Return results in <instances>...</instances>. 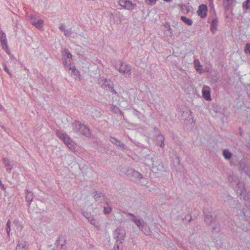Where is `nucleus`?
<instances>
[{"label":"nucleus","instance_id":"obj_1","mask_svg":"<svg viewBox=\"0 0 250 250\" xmlns=\"http://www.w3.org/2000/svg\"><path fill=\"white\" fill-rule=\"evenodd\" d=\"M63 57L64 59H68L67 61H65L64 62L66 69L71 70L73 75L76 77L78 76V78H79L80 75L79 71L75 68L71 67V64L72 61V55L67 50H64L63 52Z\"/></svg>","mask_w":250,"mask_h":250},{"label":"nucleus","instance_id":"obj_2","mask_svg":"<svg viewBox=\"0 0 250 250\" xmlns=\"http://www.w3.org/2000/svg\"><path fill=\"white\" fill-rule=\"evenodd\" d=\"M117 69L125 76H129L130 73V67L124 62H120L116 66Z\"/></svg>","mask_w":250,"mask_h":250},{"label":"nucleus","instance_id":"obj_3","mask_svg":"<svg viewBox=\"0 0 250 250\" xmlns=\"http://www.w3.org/2000/svg\"><path fill=\"white\" fill-rule=\"evenodd\" d=\"M119 4L123 8L128 10L133 9L136 5L130 0H119Z\"/></svg>","mask_w":250,"mask_h":250},{"label":"nucleus","instance_id":"obj_4","mask_svg":"<svg viewBox=\"0 0 250 250\" xmlns=\"http://www.w3.org/2000/svg\"><path fill=\"white\" fill-rule=\"evenodd\" d=\"M207 6L205 4H201L199 5L197 13L199 16L203 18L207 16Z\"/></svg>","mask_w":250,"mask_h":250},{"label":"nucleus","instance_id":"obj_5","mask_svg":"<svg viewBox=\"0 0 250 250\" xmlns=\"http://www.w3.org/2000/svg\"><path fill=\"white\" fill-rule=\"evenodd\" d=\"M202 94L204 98L207 100H210V94L209 88L208 86H204L202 89Z\"/></svg>","mask_w":250,"mask_h":250},{"label":"nucleus","instance_id":"obj_6","mask_svg":"<svg viewBox=\"0 0 250 250\" xmlns=\"http://www.w3.org/2000/svg\"><path fill=\"white\" fill-rule=\"evenodd\" d=\"M79 131L80 132L85 135H87L89 134V129L83 125L79 124Z\"/></svg>","mask_w":250,"mask_h":250},{"label":"nucleus","instance_id":"obj_7","mask_svg":"<svg viewBox=\"0 0 250 250\" xmlns=\"http://www.w3.org/2000/svg\"><path fill=\"white\" fill-rule=\"evenodd\" d=\"M64 143L72 151L74 150L75 145L70 138H67L66 140H65Z\"/></svg>","mask_w":250,"mask_h":250},{"label":"nucleus","instance_id":"obj_8","mask_svg":"<svg viewBox=\"0 0 250 250\" xmlns=\"http://www.w3.org/2000/svg\"><path fill=\"white\" fill-rule=\"evenodd\" d=\"M31 22L33 25L37 28H40L42 26L43 21L42 20H38L37 21H34L33 18H31Z\"/></svg>","mask_w":250,"mask_h":250},{"label":"nucleus","instance_id":"obj_9","mask_svg":"<svg viewBox=\"0 0 250 250\" xmlns=\"http://www.w3.org/2000/svg\"><path fill=\"white\" fill-rule=\"evenodd\" d=\"M194 65L197 71L200 73L202 72L201 66L200 65V62L198 60H195L194 61Z\"/></svg>","mask_w":250,"mask_h":250},{"label":"nucleus","instance_id":"obj_10","mask_svg":"<svg viewBox=\"0 0 250 250\" xmlns=\"http://www.w3.org/2000/svg\"><path fill=\"white\" fill-rule=\"evenodd\" d=\"M56 134L57 136L59 138H60L62 140L64 141V143L65 142V140H66L67 138H68V137H67L65 134H63L61 131H57Z\"/></svg>","mask_w":250,"mask_h":250},{"label":"nucleus","instance_id":"obj_11","mask_svg":"<svg viewBox=\"0 0 250 250\" xmlns=\"http://www.w3.org/2000/svg\"><path fill=\"white\" fill-rule=\"evenodd\" d=\"M181 20L183 22H184L188 25H190L192 23V21H191V20L188 19L186 17L182 16L181 17Z\"/></svg>","mask_w":250,"mask_h":250},{"label":"nucleus","instance_id":"obj_12","mask_svg":"<svg viewBox=\"0 0 250 250\" xmlns=\"http://www.w3.org/2000/svg\"><path fill=\"white\" fill-rule=\"evenodd\" d=\"M1 44L2 46V48L6 51V52H8V47L7 42V40L4 41L3 40V41H1Z\"/></svg>","mask_w":250,"mask_h":250},{"label":"nucleus","instance_id":"obj_13","mask_svg":"<svg viewBox=\"0 0 250 250\" xmlns=\"http://www.w3.org/2000/svg\"><path fill=\"white\" fill-rule=\"evenodd\" d=\"M16 250H25V245L23 243L19 244L17 247Z\"/></svg>","mask_w":250,"mask_h":250},{"label":"nucleus","instance_id":"obj_14","mask_svg":"<svg viewBox=\"0 0 250 250\" xmlns=\"http://www.w3.org/2000/svg\"><path fill=\"white\" fill-rule=\"evenodd\" d=\"M223 156L226 159H229L231 156V154L228 150H224L223 151Z\"/></svg>","mask_w":250,"mask_h":250},{"label":"nucleus","instance_id":"obj_15","mask_svg":"<svg viewBox=\"0 0 250 250\" xmlns=\"http://www.w3.org/2000/svg\"><path fill=\"white\" fill-rule=\"evenodd\" d=\"M6 231H7V232L8 234L9 233V232L11 230V229H10V221L9 220L7 222V224H6Z\"/></svg>","mask_w":250,"mask_h":250},{"label":"nucleus","instance_id":"obj_16","mask_svg":"<svg viewBox=\"0 0 250 250\" xmlns=\"http://www.w3.org/2000/svg\"><path fill=\"white\" fill-rule=\"evenodd\" d=\"M3 40H4V41L7 40L5 34L3 32H1V34L0 35V42L3 41Z\"/></svg>","mask_w":250,"mask_h":250},{"label":"nucleus","instance_id":"obj_17","mask_svg":"<svg viewBox=\"0 0 250 250\" xmlns=\"http://www.w3.org/2000/svg\"><path fill=\"white\" fill-rule=\"evenodd\" d=\"M245 52L246 53H250V44H248L246 45V47L245 48Z\"/></svg>","mask_w":250,"mask_h":250},{"label":"nucleus","instance_id":"obj_18","mask_svg":"<svg viewBox=\"0 0 250 250\" xmlns=\"http://www.w3.org/2000/svg\"><path fill=\"white\" fill-rule=\"evenodd\" d=\"M245 6L247 9L250 8V0H247L245 4Z\"/></svg>","mask_w":250,"mask_h":250},{"label":"nucleus","instance_id":"obj_19","mask_svg":"<svg viewBox=\"0 0 250 250\" xmlns=\"http://www.w3.org/2000/svg\"><path fill=\"white\" fill-rule=\"evenodd\" d=\"M111 209L110 208H104V212L105 214L109 213L111 211Z\"/></svg>","mask_w":250,"mask_h":250},{"label":"nucleus","instance_id":"obj_20","mask_svg":"<svg viewBox=\"0 0 250 250\" xmlns=\"http://www.w3.org/2000/svg\"><path fill=\"white\" fill-rule=\"evenodd\" d=\"M157 0H148V1H149L148 4L151 5H154L156 3Z\"/></svg>","mask_w":250,"mask_h":250},{"label":"nucleus","instance_id":"obj_21","mask_svg":"<svg viewBox=\"0 0 250 250\" xmlns=\"http://www.w3.org/2000/svg\"><path fill=\"white\" fill-rule=\"evenodd\" d=\"M4 164L5 167H10L9 160L4 159Z\"/></svg>","mask_w":250,"mask_h":250},{"label":"nucleus","instance_id":"obj_22","mask_svg":"<svg viewBox=\"0 0 250 250\" xmlns=\"http://www.w3.org/2000/svg\"><path fill=\"white\" fill-rule=\"evenodd\" d=\"M134 222L136 224L137 226H138L139 228H140V225H141L140 221L139 220H135Z\"/></svg>","mask_w":250,"mask_h":250},{"label":"nucleus","instance_id":"obj_23","mask_svg":"<svg viewBox=\"0 0 250 250\" xmlns=\"http://www.w3.org/2000/svg\"><path fill=\"white\" fill-rule=\"evenodd\" d=\"M104 83L105 84H104V85H103V87H104V88H105V87H106V86L105 85V83H107V84H108H108H109V83H110V81H108V80H105L104 81Z\"/></svg>","mask_w":250,"mask_h":250},{"label":"nucleus","instance_id":"obj_24","mask_svg":"<svg viewBox=\"0 0 250 250\" xmlns=\"http://www.w3.org/2000/svg\"><path fill=\"white\" fill-rule=\"evenodd\" d=\"M64 34L65 36H68L69 35V33L68 31H64Z\"/></svg>","mask_w":250,"mask_h":250},{"label":"nucleus","instance_id":"obj_25","mask_svg":"<svg viewBox=\"0 0 250 250\" xmlns=\"http://www.w3.org/2000/svg\"><path fill=\"white\" fill-rule=\"evenodd\" d=\"M112 140H111L112 143H114L115 142H117L118 141L115 140V139L112 138Z\"/></svg>","mask_w":250,"mask_h":250},{"label":"nucleus","instance_id":"obj_26","mask_svg":"<svg viewBox=\"0 0 250 250\" xmlns=\"http://www.w3.org/2000/svg\"><path fill=\"white\" fill-rule=\"evenodd\" d=\"M94 221V220H91L90 221L91 223L92 224H94V223L93 222Z\"/></svg>","mask_w":250,"mask_h":250},{"label":"nucleus","instance_id":"obj_27","mask_svg":"<svg viewBox=\"0 0 250 250\" xmlns=\"http://www.w3.org/2000/svg\"><path fill=\"white\" fill-rule=\"evenodd\" d=\"M164 0L165 1H167V2H169V1H171V0Z\"/></svg>","mask_w":250,"mask_h":250},{"label":"nucleus","instance_id":"obj_28","mask_svg":"<svg viewBox=\"0 0 250 250\" xmlns=\"http://www.w3.org/2000/svg\"><path fill=\"white\" fill-rule=\"evenodd\" d=\"M111 90L112 91H114L115 93H116V92L114 91V89H113L112 87L111 88Z\"/></svg>","mask_w":250,"mask_h":250},{"label":"nucleus","instance_id":"obj_29","mask_svg":"<svg viewBox=\"0 0 250 250\" xmlns=\"http://www.w3.org/2000/svg\"><path fill=\"white\" fill-rule=\"evenodd\" d=\"M60 29H61V30L63 29V26H62L60 27Z\"/></svg>","mask_w":250,"mask_h":250},{"label":"nucleus","instance_id":"obj_30","mask_svg":"<svg viewBox=\"0 0 250 250\" xmlns=\"http://www.w3.org/2000/svg\"><path fill=\"white\" fill-rule=\"evenodd\" d=\"M4 69L6 72H8V70L7 69L5 68Z\"/></svg>","mask_w":250,"mask_h":250},{"label":"nucleus","instance_id":"obj_31","mask_svg":"<svg viewBox=\"0 0 250 250\" xmlns=\"http://www.w3.org/2000/svg\"><path fill=\"white\" fill-rule=\"evenodd\" d=\"M103 81H104L103 80H101V81L99 82V83H101L103 82Z\"/></svg>","mask_w":250,"mask_h":250},{"label":"nucleus","instance_id":"obj_32","mask_svg":"<svg viewBox=\"0 0 250 250\" xmlns=\"http://www.w3.org/2000/svg\"><path fill=\"white\" fill-rule=\"evenodd\" d=\"M1 109V106L0 105V110Z\"/></svg>","mask_w":250,"mask_h":250}]
</instances>
